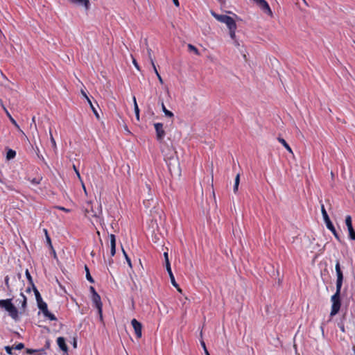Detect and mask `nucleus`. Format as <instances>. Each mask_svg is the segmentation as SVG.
<instances>
[{"mask_svg": "<svg viewBox=\"0 0 355 355\" xmlns=\"http://www.w3.org/2000/svg\"><path fill=\"white\" fill-rule=\"evenodd\" d=\"M335 269L337 275L336 291L331 297L332 304L330 316L331 317L336 315L338 313L341 306L340 295L343 281V274L340 268L339 261H336Z\"/></svg>", "mask_w": 355, "mask_h": 355, "instance_id": "1", "label": "nucleus"}, {"mask_svg": "<svg viewBox=\"0 0 355 355\" xmlns=\"http://www.w3.org/2000/svg\"><path fill=\"white\" fill-rule=\"evenodd\" d=\"M0 308L5 309L15 321L19 320V311L12 303V299L0 300Z\"/></svg>", "mask_w": 355, "mask_h": 355, "instance_id": "2", "label": "nucleus"}, {"mask_svg": "<svg viewBox=\"0 0 355 355\" xmlns=\"http://www.w3.org/2000/svg\"><path fill=\"white\" fill-rule=\"evenodd\" d=\"M321 212L327 229L329 230L333 233V234L338 241H340V236L338 234L331 221L330 220V218L327 213V211L323 204L321 205Z\"/></svg>", "mask_w": 355, "mask_h": 355, "instance_id": "3", "label": "nucleus"}, {"mask_svg": "<svg viewBox=\"0 0 355 355\" xmlns=\"http://www.w3.org/2000/svg\"><path fill=\"white\" fill-rule=\"evenodd\" d=\"M165 162L168 166L170 171H175L176 168H180V162L178 157H166L164 158Z\"/></svg>", "mask_w": 355, "mask_h": 355, "instance_id": "4", "label": "nucleus"}, {"mask_svg": "<svg viewBox=\"0 0 355 355\" xmlns=\"http://www.w3.org/2000/svg\"><path fill=\"white\" fill-rule=\"evenodd\" d=\"M259 8L268 15L272 17L273 13L270 8L269 4L266 0H253Z\"/></svg>", "mask_w": 355, "mask_h": 355, "instance_id": "5", "label": "nucleus"}, {"mask_svg": "<svg viewBox=\"0 0 355 355\" xmlns=\"http://www.w3.org/2000/svg\"><path fill=\"white\" fill-rule=\"evenodd\" d=\"M131 324L134 329L136 336L138 338H140L142 336V324L136 319H132L131 320Z\"/></svg>", "mask_w": 355, "mask_h": 355, "instance_id": "6", "label": "nucleus"}, {"mask_svg": "<svg viewBox=\"0 0 355 355\" xmlns=\"http://www.w3.org/2000/svg\"><path fill=\"white\" fill-rule=\"evenodd\" d=\"M345 224L349 231V236L352 240H355V231L352 226V217L348 215L345 217Z\"/></svg>", "mask_w": 355, "mask_h": 355, "instance_id": "7", "label": "nucleus"}, {"mask_svg": "<svg viewBox=\"0 0 355 355\" xmlns=\"http://www.w3.org/2000/svg\"><path fill=\"white\" fill-rule=\"evenodd\" d=\"M92 301L95 304L96 308L98 309V312L101 318H102V302L101 301V297L97 293H95L94 295H92Z\"/></svg>", "mask_w": 355, "mask_h": 355, "instance_id": "8", "label": "nucleus"}, {"mask_svg": "<svg viewBox=\"0 0 355 355\" xmlns=\"http://www.w3.org/2000/svg\"><path fill=\"white\" fill-rule=\"evenodd\" d=\"M156 130L157 137L158 139H162L165 136V132L163 128V124L161 123H156L154 125Z\"/></svg>", "mask_w": 355, "mask_h": 355, "instance_id": "9", "label": "nucleus"}, {"mask_svg": "<svg viewBox=\"0 0 355 355\" xmlns=\"http://www.w3.org/2000/svg\"><path fill=\"white\" fill-rule=\"evenodd\" d=\"M166 270L168 273V275L170 277V279H171V284H173V286L174 287H175L177 288V290L181 293L182 292V290L181 288L179 287L178 284L176 283L175 282V277H174V275L172 272V270H171V264L170 263H168L167 266H166Z\"/></svg>", "mask_w": 355, "mask_h": 355, "instance_id": "10", "label": "nucleus"}, {"mask_svg": "<svg viewBox=\"0 0 355 355\" xmlns=\"http://www.w3.org/2000/svg\"><path fill=\"white\" fill-rule=\"evenodd\" d=\"M20 297L21 299H17V302H19V303L21 304V310L19 311V313L22 314L26 309L27 299L23 293H20Z\"/></svg>", "mask_w": 355, "mask_h": 355, "instance_id": "11", "label": "nucleus"}, {"mask_svg": "<svg viewBox=\"0 0 355 355\" xmlns=\"http://www.w3.org/2000/svg\"><path fill=\"white\" fill-rule=\"evenodd\" d=\"M110 254L111 256H114L116 253V237L114 234L110 235Z\"/></svg>", "mask_w": 355, "mask_h": 355, "instance_id": "12", "label": "nucleus"}, {"mask_svg": "<svg viewBox=\"0 0 355 355\" xmlns=\"http://www.w3.org/2000/svg\"><path fill=\"white\" fill-rule=\"evenodd\" d=\"M101 214H102V211H101V209L100 208L97 211H94L92 209L91 211H89L88 210H87L85 214L89 218H90V217H94L97 219L100 217Z\"/></svg>", "mask_w": 355, "mask_h": 355, "instance_id": "13", "label": "nucleus"}, {"mask_svg": "<svg viewBox=\"0 0 355 355\" xmlns=\"http://www.w3.org/2000/svg\"><path fill=\"white\" fill-rule=\"evenodd\" d=\"M57 343H58V345L59 346V347L64 352H67V346L65 343V340L63 337H58L57 338Z\"/></svg>", "mask_w": 355, "mask_h": 355, "instance_id": "14", "label": "nucleus"}, {"mask_svg": "<svg viewBox=\"0 0 355 355\" xmlns=\"http://www.w3.org/2000/svg\"><path fill=\"white\" fill-rule=\"evenodd\" d=\"M71 3L77 4L78 6H83L86 9H88L89 7V0H69Z\"/></svg>", "mask_w": 355, "mask_h": 355, "instance_id": "15", "label": "nucleus"}, {"mask_svg": "<svg viewBox=\"0 0 355 355\" xmlns=\"http://www.w3.org/2000/svg\"><path fill=\"white\" fill-rule=\"evenodd\" d=\"M211 14L216 20L221 23H224L227 18L229 17L225 15H218L214 12L213 10H211Z\"/></svg>", "mask_w": 355, "mask_h": 355, "instance_id": "16", "label": "nucleus"}, {"mask_svg": "<svg viewBox=\"0 0 355 355\" xmlns=\"http://www.w3.org/2000/svg\"><path fill=\"white\" fill-rule=\"evenodd\" d=\"M224 24H226V26H227L228 29L232 28H234L235 26H236V22H235L234 19L232 17H230V16L225 21Z\"/></svg>", "mask_w": 355, "mask_h": 355, "instance_id": "17", "label": "nucleus"}, {"mask_svg": "<svg viewBox=\"0 0 355 355\" xmlns=\"http://www.w3.org/2000/svg\"><path fill=\"white\" fill-rule=\"evenodd\" d=\"M145 44L146 45L147 52H148V57L150 62L151 65H154V59L153 58V51L152 49L148 46L147 40H145Z\"/></svg>", "mask_w": 355, "mask_h": 355, "instance_id": "18", "label": "nucleus"}, {"mask_svg": "<svg viewBox=\"0 0 355 355\" xmlns=\"http://www.w3.org/2000/svg\"><path fill=\"white\" fill-rule=\"evenodd\" d=\"M7 116H8L9 119L10 120L11 123L20 131L23 134V131L20 129L19 125L17 123L16 121L12 117V116L10 114V113L8 112V111L5 108L3 107Z\"/></svg>", "mask_w": 355, "mask_h": 355, "instance_id": "19", "label": "nucleus"}, {"mask_svg": "<svg viewBox=\"0 0 355 355\" xmlns=\"http://www.w3.org/2000/svg\"><path fill=\"white\" fill-rule=\"evenodd\" d=\"M278 141L286 148V149L288 150V153L293 154V152L291 148L289 146V145L287 144V142L284 139L279 137Z\"/></svg>", "mask_w": 355, "mask_h": 355, "instance_id": "20", "label": "nucleus"}, {"mask_svg": "<svg viewBox=\"0 0 355 355\" xmlns=\"http://www.w3.org/2000/svg\"><path fill=\"white\" fill-rule=\"evenodd\" d=\"M161 106H162V111L164 112L166 116L169 117V118H171L173 116V113L172 112L168 110L166 108L163 101L161 102Z\"/></svg>", "mask_w": 355, "mask_h": 355, "instance_id": "21", "label": "nucleus"}, {"mask_svg": "<svg viewBox=\"0 0 355 355\" xmlns=\"http://www.w3.org/2000/svg\"><path fill=\"white\" fill-rule=\"evenodd\" d=\"M87 103H89V106H90V107H91L92 110L93 111V112H94V114L95 116L96 117V119H100V116H99V114H98V112H97L96 109V108L94 107V106L93 105V104H92V101H91V100L89 99V97H87Z\"/></svg>", "mask_w": 355, "mask_h": 355, "instance_id": "22", "label": "nucleus"}, {"mask_svg": "<svg viewBox=\"0 0 355 355\" xmlns=\"http://www.w3.org/2000/svg\"><path fill=\"white\" fill-rule=\"evenodd\" d=\"M38 308L42 311V313L46 311L47 312V304L43 300L37 302Z\"/></svg>", "mask_w": 355, "mask_h": 355, "instance_id": "23", "label": "nucleus"}, {"mask_svg": "<svg viewBox=\"0 0 355 355\" xmlns=\"http://www.w3.org/2000/svg\"><path fill=\"white\" fill-rule=\"evenodd\" d=\"M133 102H134V110H135L136 118H137V121H139V109L138 105L137 103L135 96L133 97Z\"/></svg>", "mask_w": 355, "mask_h": 355, "instance_id": "24", "label": "nucleus"}, {"mask_svg": "<svg viewBox=\"0 0 355 355\" xmlns=\"http://www.w3.org/2000/svg\"><path fill=\"white\" fill-rule=\"evenodd\" d=\"M85 270L86 272V279L90 282L94 283V280L90 275L89 270L87 266H85Z\"/></svg>", "mask_w": 355, "mask_h": 355, "instance_id": "25", "label": "nucleus"}, {"mask_svg": "<svg viewBox=\"0 0 355 355\" xmlns=\"http://www.w3.org/2000/svg\"><path fill=\"white\" fill-rule=\"evenodd\" d=\"M239 182H240V175H239V174H237L235 178V182H234V189H233L234 193H236L238 191Z\"/></svg>", "mask_w": 355, "mask_h": 355, "instance_id": "26", "label": "nucleus"}, {"mask_svg": "<svg viewBox=\"0 0 355 355\" xmlns=\"http://www.w3.org/2000/svg\"><path fill=\"white\" fill-rule=\"evenodd\" d=\"M43 314L45 317L48 318L50 320H56L55 316L53 313H50L48 309H47V312L45 311L43 313Z\"/></svg>", "mask_w": 355, "mask_h": 355, "instance_id": "27", "label": "nucleus"}, {"mask_svg": "<svg viewBox=\"0 0 355 355\" xmlns=\"http://www.w3.org/2000/svg\"><path fill=\"white\" fill-rule=\"evenodd\" d=\"M188 49L189 51H192L196 55L200 54L199 51L196 49V47L191 44H188Z\"/></svg>", "mask_w": 355, "mask_h": 355, "instance_id": "28", "label": "nucleus"}, {"mask_svg": "<svg viewBox=\"0 0 355 355\" xmlns=\"http://www.w3.org/2000/svg\"><path fill=\"white\" fill-rule=\"evenodd\" d=\"M33 289H34V293H35L37 302L42 301V298L41 295L39 293L38 290L35 287H34Z\"/></svg>", "mask_w": 355, "mask_h": 355, "instance_id": "29", "label": "nucleus"}, {"mask_svg": "<svg viewBox=\"0 0 355 355\" xmlns=\"http://www.w3.org/2000/svg\"><path fill=\"white\" fill-rule=\"evenodd\" d=\"M236 26H235L234 28H232L229 29L230 35V37L232 40H235V37H236Z\"/></svg>", "mask_w": 355, "mask_h": 355, "instance_id": "30", "label": "nucleus"}, {"mask_svg": "<svg viewBox=\"0 0 355 355\" xmlns=\"http://www.w3.org/2000/svg\"><path fill=\"white\" fill-rule=\"evenodd\" d=\"M49 135H50V141H51V146L52 147L55 149L56 148V143H55V141L53 137V135H52V132H51V130L50 129L49 130Z\"/></svg>", "mask_w": 355, "mask_h": 355, "instance_id": "31", "label": "nucleus"}, {"mask_svg": "<svg viewBox=\"0 0 355 355\" xmlns=\"http://www.w3.org/2000/svg\"><path fill=\"white\" fill-rule=\"evenodd\" d=\"M44 231L45 232L46 242H47L48 245H49V247L51 249H53V245H52V243H51V239H50L49 236L48 235L47 230H44Z\"/></svg>", "mask_w": 355, "mask_h": 355, "instance_id": "32", "label": "nucleus"}, {"mask_svg": "<svg viewBox=\"0 0 355 355\" xmlns=\"http://www.w3.org/2000/svg\"><path fill=\"white\" fill-rule=\"evenodd\" d=\"M123 253L124 254V257L125 258V260L128 264V266L132 268V263H131V260L130 259V257L128 256L127 253L125 252V251L123 249Z\"/></svg>", "mask_w": 355, "mask_h": 355, "instance_id": "33", "label": "nucleus"}, {"mask_svg": "<svg viewBox=\"0 0 355 355\" xmlns=\"http://www.w3.org/2000/svg\"><path fill=\"white\" fill-rule=\"evenodd\" d=\"M41 180H42V178H35L31 180V182L33 184L37 185L40 182Z\"/></svg>", "mask_w": 355, "mask_h": 355, "instance_id": "34", "label": "nucleus"}, {"mask_svg": "<svg viewBox=\"0 0 355 355\" xmlns=\"http://www.w3.org/2000/svg\"><path fill=\"white\" fill-rule=\"evenodd\" d=\"M39 351L44 352V350L43 349H26V352H27L28 354H33V353H35V352H39Z\"/></svg>", "mask_w": 355, "mask_h": 355, "instance_id": "35", "label": "nucleus"}, {"mask_svg": "<svg viewBox=\"0 0 355 355\" xmlns=\"http://www.w3.org/2000/svg\"><path fill=\"white\" fill-rule=\"evenodd\" d=\"M338 327L340 328V331L342 332H345V325H344V323H343V320H341L340 322H339L338 323Z\"/></svg>", "mask_w": 355, "mask_h": 355, "instance_id": "36", "label": "nucleus"}, {"mask_svg": "<svg viewBox=\"0 0 355 355\" xmlns=\"http://www.w3.org/2000/svg\"><path fill=\"white\" fill-rule=\"evenodd\" d=\"M14 347L6 346L5 347V350L8 354H12V349Z\"/></svg>", "mask_w": 355, "mask_h": 355, "instance_id": "37", "label": "nucleus"}, {"mask_svg": "<svg viewBox=\"0 0 355 355\" xmlns=\"http://www.w3.org/2000/svg\"><path fill=\"white\" fill-rule=\"evenodd\" d=\"M24 347V345L21 343H18L14 347L15 349L21 350Z\"/></svg>", "mask_w": 355, "mask_h": 355, "instance_id": "38", "label": "nucleus"}, {"mask_svg": "<svg viewBox=\"0 0 355 355\" xmlns=\"http://www.w3.org/2000/svg\"><path fill=\"white\" fill-rule=\"evenodd\" d=\"M9 280H10L9 276L8 275L6 276L5 279H4V282H5V284L7 288H9V286H10Z\"/></svg>", "mask_w": 355, "mask_h": 355, "instance_id": "39", "label": "nucleus"}, {"mask_svg": "<svg viewBox=\"0 0 355 355\" xmlns=\"http://www.w3.org/2000/svg\"><path fill=\"white\" fill-rule=\"evenodd\" d=\"M26 276L27 279H28V281H29L31 284H33L32 277H31V275H30V273H29V272H28V270H26Z\"/></svg>", "mask_w": 355, "mask_h": 355, "instance_id": "40", "label": "nucleus"}, {"mask_svg": "<svg viewBox=\"0 0 355 355\" xmlns=\"http://www.w3.org/2000/svg\"><path fill=\"white\" fill-rule=\"evenodd\" d=\"M164 259H165L166 266L168 263H170L169 260H168V252H164Z\"/></svg>", "mask_w": 355, "mask_h": 355, "instance_id": "41", "label": "nucleus"}, {"mask_svg": "<svg viewBox=\"0 0 355 355\" xmlns=\"http://www.w3.org/2000/svg\"><path fill=\"white\" fill-rule=\"evenodd\" d=\"M16 152L12 149H8L6 155H15Z\"/></svg>", "mask_w": 355, "mask_h": 355, "instance_id": "42", "label": "nucleus"}, {"mask_svg": "<svg viewBox=\"0 0 355 355\" xmlns=\"http://www.w3.org/2000/svg\"><path fill=\"white\" fill-rule=\"evenodd\" d=\"M132 63L135 65V67L137 68V70H140L139 66L135 59H133Z\"/></svg>", "mask_w": 355, "mask_h": 355, "instance_id": "43", "label": "nucleus"}, {"mask_svg": "<svg viewBox=\"0 0 355 355\" xmlns=\"http://www.w3.org/2000/svg\"><path fill=\"white\" fill-rule=\"evenodd\" d=\"M157 78H158L159 82L161 84H163V83H164V81H163V79H162V78L161 77V76H160V74H159V73H157Z\"/></svg>", "mask_w": 355, "mask_h": 355, "instance_id": "44", "label": "nucleus"}, {"mask_svg": "<svg viewBox=\"0 0 355 355\" xmlns=\"http://www.w3.org/2000/svg\"><path fill=\"white\" fill-rule=\"evenodd\" d=\"M152 67H153V71H154L155 73L156 74V76H157V73H159V72H158V71H157V69L156 68L155 64H154V65H152Z\"/></svg>", "mask_w": 355, "mask_h": 355, "instance_id": "45", "label": "nucleus"}, {"mask_svg": "<svg viewBox=\"0 0 355 355\" xmlns=\"http://www.w3.org/2000/svg\"><path fill=\"white\" fill-rule=\"evenodd\" d=\"M58 208L59 209L62 210V211H66V212H69V209H66V208H64V207H58Z\"/></svg>", "mask_w": 355, "mask_h": 355, "instance_id": "46", "label": "nucleus"}, {"mask_svg": "<svg viewBox=\"0 0 355 355\" xmlns=\"http://www.w3.org/2000/svg\"><path fill=\"white\" fill-rule=\"evenodd\" d=\"M91 293H92V295H94L96 291H95L94 288L93 286H90L89 288Z\"/></svg>", "mask_w": 355, "mask_h": 355, "instance_id": "47", "label": "nucleus"}, {"mask_svg": "<svg viewBox=\"0 0 355 355\" xmlns=\"http://www.w3.org/2000/svg\"><path fill=\"white\" fill-rule=\"evenodd\" d=\"M200 344H201L202 348L204 349V351L205 352V349H207V347H206L205 342L203 340H201Z\"/></svg>", "mask_w": 355, "mask_h": 355, "instance_id": "48", "label": "nucleus"}, {"mask_svg": "<svg viewBox=\"0 0 355 355\" xmlns=\"http://www.w3.org/2000/svg\"><path fill=\"white\" fill-rule=\"evenodd\" d=\"M81 94H83L84 98L87 100V97H88V96H87V95L86 94V93L85 92L84 90H83V89L81 90Z\"/></svg>", "mask_w": 355, "mask_h": 355, "instance_id": "49", "label": "nucleus"}, {"mask_svg": "<svg viewBox=\"0 0 355 355\" xmlns=\"http://www.w3.org/2000/svg\"><path fill=\"white\" fill-rule=\"evenodd\" d=\"M173 1L176 6H179L180 4L178 0H173Z\"/></svg>", "mask_w": 355, "mask_h": 355, "instance_id": "50", "label": "nucleus"}, {"mask_svg": "<svg viewBox=\"0 0 355 355\" xmlns=\"http://www.w3.org/2000/svg\"><path fill=\"white\" fill-rule=\"evenodd\" d=\"M0 74H1V76H2V78H4V79H7V78H6V76L3 73V72H2V71H0Z\"/></svg>", "mask_w": 355, "mask_h": 355, "instance_id": "51", "label": "nucleus"}, {"mask_svg": "<svg viewBox=\"0 0 355 355\" xmlns=\"http://www.w3.org/2000/svg\"><path fill=\"white\" fill-rule=\"evenodd\" d=\"M32 123H34L35 125V116H33L32 118Z\"/></svg>", "mask_w": 355, "mask_h": 355, "instance_id": "52", "label": "nucleus"}, {"mask_svg": "<svg viewBox=\"0 0 355 355\" xmlns=\"http://www.w3.org/2000/svg\"><path fill=\"white\" fill-rule=\"evenodd\" d=\"M205 353L206 355H210L209 352H208V350H207V349H205Z\"/></svg>", "mask_w": 355, "mask_h": 355, "instance_id": "53", "label": "nucleus"}, {"mask_svg": "<svg viewBox=\"0 0 355 355\" xmlns=\"http://www.w3.org/2000/svg\"><path fill=\"white\" fill-rule=\"evenodd\" d=\"M7 157V159L8 160H10V159L13 158L14 157H10V156H8L6 157Z\"/></svg>", "mask_w": 355, "mask_h": 355, "instance_id": "54", "label": "nucleus"}, {"mask_svg": "<svg viewBox=\"0 0 355 355\" xmlns=\"http://www.w3.org/2000/svg\"><path fill=\"white\" fill-rule=\"evenodd\" d=\"M73 168H74V169H75V171H76V172L77 175H79V173L76 171L75 166H73Z\"/></svg>", "mask_w": 355, "mask_h": 355, "instance_id": "55", "label": "nucleus"}, {"mask_svg": "<svg viewBox=\"0 0 355 355\" xmlns=\"http://www.w3.org/2000/svg\"><path fill=\"white\" fill-rule=\"evenodd\" d=\"M73 347H76V342H74V343H73Z\"/></svg>", "mask_w": 355, "mask_h": 355, "instance_id": "56", "label": "nucleus"}, {"mask_svg": "<svg viewBox=\"0 0 355 355\" xmlns=\"http://www.w3.org/2000/svg\"><path fill=\"white\" fill-rule=\"evenodd\" d=\"M235 44H236V45H239V43H238V42H237V41H235Z\"/></svg>", "mask_w": 355, "mask_h": 355, "instance_id": "57", "label": "nucleus"}]
</instances>
